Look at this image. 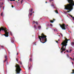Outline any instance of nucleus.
Here are the masks:
<instances>
[{
  "label": "nucleus",
  "mask_w": 74,
  "mask_h": 74,
  "mask_svg": "<svg viewBox=\"0 0 74 74\" xmlns=\"http://www.w3.org/2000/svg\"><path fill=\"white\" fill-rule=\"evenodd\" d=\"M69 40L70 39H68L67 38L65 39V41H64L62 42V43L61 45H62V46L61 47V48L60 49V52L61 53H62L64 51H66V47L67 45V43L68 42V40Z\"/></svg>",
  "instance_id": "obj_1"
},
{
  "label": "nucleus",
  "mask_w": 74,
  "mask_h": 74,
  "mask_svg": "<svg viewBox=\"0 0 74 74\" xmlns=\"http://www.w3.org/2000/svg\"><path fill=\"white\" fill-rule=\"evenodd\" d=\"M38 37L40 39V40L41 42H41V40H42V41H45V42H42V43L43 44H44V43H45L47 41V36H45V35H44V33H42L41 34V36H40L39 35L38 36Z\"/></svg>",
  "instance_id": "obj_2"
},
{
  "label": "nucleus",
  "mask_w": 74,
  "mask_h": 74,
  "mask_svg": "<svg viewBox=\"0 0 74 74\" xmlns=\"http://www.w3.org/2000/svg\"><path fill=\"white\" fill-rule=\"evenodd\" d=\"M1 30H4L5 33V34H4L3 35L5 36V37H8V34L9 33L8 32V30L5 27H2L0 28V32Z\"/></svg>",
  "instance_id": "obj_3"
},
{
  "label": "nucleus",
  "mask_w": 74,
  "mask_h": 74,
  "mask_svg": "<svg viewBox=\"0 0 74 74\" xmlns=\"http://www.w3.org/2000/svg\"><path fill=\"white\" fill-rule=\"evenodd\" d=\"M65 10H67L68 11H67V12H65V13L69 12L70 11H71L73 10V7L71 5L68 4L67 5L65 6Z\"/></svg>",
  "instance_id": "obj_4"
},
{
  "label": "nucleus",
  "mask_w": 74,
  "mask_h": 74,
  "mask_svg": "<svg viewBox=\"0 0 74 74\" xmlns=\"http://www.w3.org/2000/svg\"><path fill=\"white\" fill-rule=\"evenodd\" d=\"M15 67L16 68V74H20L21 71H22V69L20 67V65L18 64H16Z\"/></svg>",
  "instance_id": "obj_5"
},
{
  "label": "nucleus",
  "mask_w": 74,
  "mask_h": 74,
  "mask_svg": "<svg viewBox=\"0 0 74 74\" xmlns=\"http://www.w3.org/2000/svg\"><path fill=\"white\" fill-rule=\"evenodd\" d=\"M73 0H67L68 2L69 3V4L71 5L72 8L73 5H74V1H73Z\"/></svg>",
  "instance_id": "obj_6"
},
{
  "label": "nucleus",
  "mask_w": 74,
  "mask_h": 74,
  "mask_svg": "<svg viewBox=\"0 0 74 74\" xmlns=\"http://www.w3.org/2000/svg\"><path fill=\"white\" fill-rule=\"evenodd\" d=\"M60 25L63 30H66V29L65 28V26H66V25H65V24H62V25L60 24Z\"/></svg>",
  "instance_id": "obj_7"
},
{
  "label": "nucleus",
  "mask_w": 74,
  "mask_h": 74,
  "mask_svg": "<svg viewBox=\"0 0 74 74\" xmlns=\"http://www.w3.org/2000/svg\"><path fill=\"white\" fill-rule=\"evenodd\" d=\"M55 21V19H53V20H50V22H51V23H53L54 21Z\"/></svg>",
  "instance_id": "obj_8"
},
{
  "label": "nucleus",
  "mask_w": 74,
  "mask_h": 74,
  "mask_svg": "<svg viewBox=\"0 0 74 74\" xmlns=\"http://www.w3.org/2000/svg\"><path fill=\"white\" fill-rule=\"evenodd\" d=\"M11 42H12V43H14V41L13 38H11Z\"/></svg>",
  "instance_id": "obj_9"
},
{
  "label": "nucleus",
  "mask_w": 74,
  "mask_h": 74,
  "mask_svg": "<svg viewBox=\"0 0 74 74\" xmlns=\"http://www.w3.org/2000/svg\"><path fill=\"white\" fill-rule=\"evenodd\" d=\"M33 23H36L37 25H38V22H35V21H33Z\"/></svg>",
  "instance_id": "obj_10"
},
{
  "label": "nucleus",
  "mask_w": 74,
  "mask_h": 74,
  "mask_svg": "<svg viewBox=\"0 0 74 74\" xmlns=\"http://www.w3.org/2000/svg\"><path fill=\"white\" fill-rule=\"evenodd\" d=\"M7 57H8L7 55H6L5 56V59L8 60Z\"/></svg>",
  "instance_id": "obj_11"
},
{
  "label": "nucleus",
  "mask_w": 74,
  "mask_h": 74,
  "mask_svg": "<svg viewBox=\"0 0 74 74\" xmlns=\"http://www.w3.org/2000/svg\"><path fill=\"white\" fill-rule=\"evenodd\" d=\"M3 12H2L1 13V16H3Z\"/></svg>",
  "instance_id": "obj_12"
},
{
  "label": "nucleus",
  "mask_w": 74,
  "mask_h": 74,
  "mask_svg": "<svg viewBox=\"0 0 74 74\" xmlns=\"http://www.w3.org/2000/svg\"><path fill=\"white\" fill-rule=\"evenodd\" d=\"M41 27L40 26H38V29H41Z\"/></svg>",
  "instance_id": "obj_13"
},
{
  "label": "nucleus",
  "mask_w": 74,
  "mask_h": 74,
  "mask_svg": "<svg viewBox=\"0 0 74 74\" xmlns=\"http://www.w3.org/2000/svg\"><path fill=\"white\" fill-rule=\"evenodd\" d=\"M72 71L73 72H71V74H74V70L73 69L72 70Z\"/></svg>",
  "instance_id": "obj_14"
},
{
  "label": "nucleus",
  "mask_w": 74,
  "mask_h": 74,
  "mask_svg": "<svg viewBox=\"0 0 74 74\" xmlns=\"http://www.w3.org/2000/svg\"><path fill=\"white\" fill-rule=\"evenodd\" d=\"M51 5L52 7H55V5H54L53 4H51Z\"/></svg>",
  "instance_id": "obj_15"
},
{
  "label": "nucleus",
  "mask_w": 74,
  "mask_h": 74,
  "mask_svg": "<svg viewBox=\"0 0 74 74\" xmlns=\"http://www.w3.org/2000/svg\"><path fill=\"white\" fill-rule=\"evenodd\" d=\"M55 12H56V13H57V14H58V10H55Z\"/></svg>",
  "instance_id": "obj_16"
},
{
  "label": "nucleus",
  "mask_w": 74,
  "mask_h": 74,
  "mask_svg": "<svg viewBox=\"0 0 74 74\" xmlns=\"http://www.w3.org/2000/svg\"><path fill=\"white\" fill-rule=\"evenodd\" d=\"M71 51H72V50L71 49H70V51H69V53H71Z\"/></svg>",
  "instance_id": "obj_17"
},
{
  "label": "nucleus",
  "mask_w": 74,
  "mask_h": 74,
  "mask_svg": "<svg viewBox=\"0 0 74 74\" xmlns=\"http://www.w3.org/2000/svg\"><path fill=\"white\" fill-rule=\"evenodd\" d=\"M7 59H5V61H3V62L4 63H5V62H6V61H7Z\"/></svg>",
  "instance_id": "obj_18"
},
{
  "label": "nucleus",
  "mask_w": 74,
  "mask_h": 74,
  "mask_svg": "<svg viewBox=\"0 0 74 74\" xmlns=\"http://www.w3.org/2000/svg\"><path fill=\"white\" fill-rule=\"evenodd\" d=\"M19 63H20V64H21V65H22V62H21V61L19 62Z\"/></svg>",
  "instance_id": "obj_19"
},
{
  "label": "nucleus",
  "mask_w": 74,
  "mask_h": 74,
  "mask_svg": "<svg viewBox=\"0 0 74 74\" xmlns=\"http://www.w3.org/2000/svg\"><path fill=\"white\" fill-rule=\"evenodd\" d=\"M33 11V9H31L30 10V12H32Z\"/></svg>",
  "instance_id": "obj_20"
},
{
  "label": "nucleus",
  "mask_w": 74,
  "mask_h": 74,
  "mask_svg": "<svg viewBox=\"0 0 74 74\" xmlns=\"http://www.w3.org/2000/svg\"><path fill=\"white\" fill-rule=\"evenodd\" d=\"M68 15H69V16H71V18H73V16H72L70 14H68Z\"/></svg>",
  "instance_id": "obj_21"
},
{
  "label": "nucleus",
  "mask_w": 74,
  "mask_h": 74,
  "mask_svg": "<svg viewBox=\"0 0 74 74\" xmlns=\"http://www.w3.org/2000/svg\"><path fill=\"white\" fill-rule=\"evenodd\" d=\"M32 14H33V13H31L29 14V15H30V16H32Z\"/></svg>",
  "instance_id": "obj_22"
},
{
  "label": "nucleus",
  "mask_w": 74,
  "mask_h": 74,
  "mask_svg": "<svg viewBox=\"0 0 74 74\" xmlns=\"http://www.w3.org/2000/svg\"><path fill=\"white\" fill-rule=\"evenodd\" d=\"M21 4H22L23 3V0H22L21 1Z\"/></svg>",
  "instance_id": "obj_23"
},
{
  "label": "nucleus",
  "mask_w": 74,
  "mask_h": 74,
  "mask_svg": "<svg viewBox=\"0 0 74 74\" xmlns=\"http://www.w3.org/2000/svg\"><path fill=\"white\" fill-rule=\"evenodd\" d=\"M66 56L68 58H69V57H70L69 55H68V54H66Z\"/></svg>",
  "instance_id": "obj_24"
},
{
  "label": "nucleus",
  "mask_w": 74,
  "mask_h": 74,
  "mask_svg": "<svg viewBox=\"0 0 74 74\" xmlns=\"http://www.w3.org/2000/svg\"><path fill=\"white\" fill-rule=\"evenodd\" d=\"M52 1H53V0H49V2H51Z\"/></svg>",
  "instance_id": "obj_25"
},
{
  "label": "nucleus",
  "mask_w": 74,
  "mask_h": 74,
  "mask_svg": "<svg viewBox=\"0 0 74 74\" xmlns=\"http://www.w3.org/2000/svg\"><path fill=\"white\" fill-rule=\"evenodd\" d=\"M1 7H2V5H1L0 4V8H1Z\"/></svg>",
  "instance_id": "obj_26"
},
{
  "label": "nucleus",
  "mask_w": 74,
  "mask_h": 74,
  "mask_svg": "<svg viewBox=\"0 0 74 74\" xmlns=\"http://www.w3.org/2000/svg\"><path fill=\"white\" fill-rule=\"evenodd\" d=\"M34 27L35 29L36 28V25H34Z\"/></svg>",
  "instance_id": "obj_27"
},
{
  "label": "nucleus",
  "mask_w": 74,
  "mask_h": 74,
  "mask_svg": "<svg viewBox=\"0 0 74 74\" xmlns=\"http://www.w3.org/2000/svg\"><path fill=\"white\" fill-rule=\"evenodd\" d=\"M60 34L61 35V36H62V37H63V35L62 34V33H60Z\"/></svg>",
  "instance_id": "obj_28"
},
{
  "label": "nucleus",
  "mask_w": 74,
  "mask_h": 74,
  "mask_svg": "<svg viewBox=\"0 0 74 74\" xmlns=\"http://www.w3.org/2000/svg\"><path fill=\"white\" fill-rule=\"evenodd\" d=\"M72 45H74V42H72Z\"/></svg>",
  "instance_id": "obj_29"
},
{
  "label": "nucleus",
  "mask_w": 74,
  "mask_h": 74,
  "mask_svg": "<svg viewBox=\"0 0 74 74\" xmlns=\"http://www.w3.org/2000/svg\"><path fill=\"white\" fill-rule=\"evenodd\" d=\"M30 62H32V59L30 58Z\"/></svg>",
  "instance_id": "obj_30"
},
{
  "label": "nucleus",
  "mask_w": 74,
  "mask_h": 74,
  "mask_svg": "<svg viewBox=\"0 0 74 74\" xmlns=\"http://www.w3.org/2000/svg\"><path fill=\"white\" fill-rule=\"evenodd\" d=\"M16 60L17 62H18V58H16Z\"/></svg>",
  "instance_id": "obj_31"
},
{
  "label": "nucleus",
  "mask_w": 74,
  "mask_h": 74,
  "mask_svg": "<svg viewBox=\"0 0 74 74\" xmlns=\"http://www.w3.org/2000/svg\"><path fill=\"white\" fill-rule=\"evenodd\" d=\"M66 52H69V51L68 50H66Z\"/></svg>",
  "instance_id": "obj_32"
},
{
  "label": "nucleus",
  "mask_w": 74,
  "mask_h": 74,
  "mask_svg": "<svg viewBox=\"0 0 74 74\" xmlns=\"http://www.w3.org/2000/svg\"><path fill=\"white\" fill-rule=\"evenodd\" d=\"M15 1V0H10V1Z\"/></svg>",
  "instance_id": "obj_33"
},
{
  "label": "nucleus",
  "mask_w": 74,
  "mask_h": 74,
  "mask_svg": "<svg viewBox=\"0 0 74 74\" xmlns=\"http://www.w3.org/2000/svg\"><path fill=\"white\" fill-rule=\"evenodd\" d=\"M0 4L1 5H3V2L2 3V4L1 3Z\"/></svg>",
  "instance_id": "obj_34"
},
{
  "label": "nucleus",
  "mask_w": 74,
  "mask_h": 74,
  "mask_svg": "<svg viewBox=\"0 0 74 74\" xmlns=\"http://www.w3.org/2000/svg\"><path fill=\"white\" fill-rule=\"evenodd\" d=\"M72 19H73V20H74V17H72Z\"/></svg>",
  "instance_id": "obj_35"
},
{
  "label": "nucleus",
  "mask_w": 74,
  "mask_h": 74,
  "mask_svg": "<svg viewBox=\"0 0 74 74\" xmlns=\"http://www.w3.org/2000/svg\"><path fill=\"white\" fill-rule=\"evenodd\" d=\"M70 59H71V60H73V58H71V57L70 58Z\"/></svg>",
  "instance_id": "obj_36"
},
{
  "label": "nucleus",
  "mask_w": 74,
  "mask_h": 74,
  "mask_svg": "<svg viewBox=\"0 0 74 74\" xmlns=\"http://www.w3.org/2000/svg\"><path fill=\"white\" fill-rule=\"evenodd\" d=\"M12 8H14V6H13V5H12Z\"/></svg>",
  "instance_id": "obj_37"
},
{
  "label": "nucleus",
  "mask_w": 74,
  "mask_h": 74,
  "mask_svg": "<svg viewBox=\"0 0 74 74\" xmlns=\"http://www.w3.org/2000/svg\"><path fill=\"white\" fill-rule=\"evenodd\" d=\"M50 26H52V24H50Z\"/></svg>",
  "instance_id": "obj_38"
},
{
  "label": "nucleus",
  "mask_w": 74,
  "mask_h": 74,
  "mask_svg": "<svg viewBox=\"0 0 74 74\" xmlns=\"http://www.w3.org/2000/svg\"><path fill=\"white\" fill-rule=\"evenodd\" d=\"M3 10H4V6H3Z\"/></svg>",
  "instance_id": "obj_39"
},
{
  "label": "nucleus",
  "mask_w": 74,
  "mask_h": 74,
  "mask_svg": "<svg viewBox=\"0 0 74 74\" xmlns=\"http://www.w3.org/2000/svg\"><path fill=\"white\" fill-rule=\"evenodd\" d=\"M58 41H56V42H57V43H58Z\"/></svg>",
  "instance_id": "obj_40"
},
{
  "label": "nucleus",
  "mask_w": 74,
  "mask_h": 74,
  "mask_svg": "<svg viewBox=\"0 0 74 74\" xmlns=\"http://www.w3.org/2000/svg\"><path fill=\"white\" fill-rule=\"evenodd\" d=\"M18 53H17V55H18Z\"/></svg>",
  "instance_id": "obj_41"
},
{
  "label": "nucleus",
  "mask_w": 74,
  "mask_h": 74,
  "mask_svg": "<svg viewBox=\"0 0 74 74\" xmlns=\"http://www.w3.org/2000/svg\"><path fill=\"white\" fill-rule=\"evenodd\" d=\"M31 67L30 66L29 67V70H30V69Z\"/></svg>",
  "instance_id": "obj_42"
},
{
  "label": "nucleus",
  "mask_w": 74,
  "mask_h": 74,
  "mask_svg": "<svg viewBox=\"0 0 74 74\" xmlns=\"http://www.w3.org/2000/svg\"><path fill=\"white\" fill-rule=\"evenodd\" d=\"M54 8H55V6L53 7Z\"/></svg>",
  "instance_id": "obj_43"
},
{
  "label": "nucleus",
  "mask_w": 74,
  "mask_h": 74,
  "mask_svg": "<svg viewBox=\"0 0 74 74\" xmlns=\"http://www.w3.org/2000/svg\"><path fill=\"white\" fill-rule=\"evenodd\" d=\"M72 60H74V58H73Z\"/></svg>",
  "instance_id": "obj_44"
},
{
  "label": "nucleus",
  "mask_w": 74,
  "mask_h": 74,
  "mask_svg": "<svg viewBox=\"0 0 74 74\" xmlns=\"http://www.w3.org/2000/svg\"><path fill=\"white\" fill-rule=\"evenodd\" d=\"M1 47H2V48H3V46H1Z\"/></svg>",
  "instance_id": "obj_45"
},
{
  "label": "nucleus",
  "mask_w": 74,
  "mask_h": 74,
  "mask_svg": "<svg viewBox=\"0 0 74 74\" xmlns=\"http://www.w3.org/2000/svg\"><path fill=\"white\" fill-rule=\"evenodd\" d=\"M46 3H47V1L46 2Z\"/></svg>",
  "instance_id": "obj_46"
},
{
  "label": "nucleus",
  "mask_w": 74,
  "mask_h": 74,
  "mask_svg": "<svg viewBox=\"0 0 74 74\" xmlns=\"http://www.w3.org/2000/svg\"><path fill=\"white\" fill-rule=\"evenodd\" d=\"M66 53V51H65V52H64V53Z\"/></svg>",
  "instance_id": "obj_47"
},
{
  "label": "nucleus",
  "mask_w": 74,
  "mask_h": 74,
  "mask_svg": "<svg viewBox=\"0 0 74 74\" xmlns=\"http://www.w3.org/2000/svg\"><path fill=\"white\" fill-rule=\"evenodd\" d=\"M58 41H59V39H58Z\"/></svg>",
  "instance_id": "obj_48"
},
{
  "label": "nucleus",
  "mask_w": 74,
  "mask_h": 74,
  "mask_svg": "<svg viewBox=\"0 0 74 74\" xmlns=\"http://www.w3.org/2000/svg\"><path fill=\"white\" fill-rule=\"evenodd\" d=\"M52 3V4H53V3Z\"/></svg>",
  "instance_id": "obj_49"
},
{
  "label": "nucleus",
  "mask_w": 74,
  "mask_h": 74,
  "mask_svg": "<svg viewBox=\"0 0 74 74\" xmlns=\"http://www.w3.org/2000/svg\"><path fill=\"white\" fill-rule=\"evenodd\" d=\"M58 36H60V35H58Z\"/></svg>",
  "instance_id": "obj_50"
},
{
  "label": "nucleus",
  "mask_w": 74,
  "mask_h": 74,
  "mask_svg": "<svg viewBox=\"0 0 74 74\" xmlns=\"http://www.w3.org/2000/svg\"><path fill=\"white\" fill-rule=\"evenodd\" d=\"M66 26H68V25H66Z\"/></svg>",
  "instance_id": "obj_51"
},
{
  "label": "nucleus",
  "mask_w": 74,
  "mask_h": 74,
  "mask_svg": "<svg viewBox=\"0 0 74 74\" xmlns=\"http://www.w3.org/2000/svg\"><path fill=\"white\" fill-rule=\"evenodd\" d=\"M72 64H73V63L72 62Z\"/></svg>",
  "instance_id": "obj_52"
},
{
  "label": "nucleus",
  "mask_w": 74,
  "mask_h": 74,
  "mask_svg": "<svg viewBox=\"0 0 74 74\" xmlns=\"http://www.w3.org/2000/svg\"><path fill=\"white\" fill-rule=\"evenodd\" d=\"M33 13H34V12H33Z\"/></svg>",
  "instance_id": "obj_53"
},
{
  "label": "nucleus",
  "mask_w": 74,
  "mask_h": 74,
  "mask_svg": "<svg viewBox=\"0 0 74 74\" xmlns=\"http://www.w3.org/2000/svg\"><path fill=\"white\" fill-rule=\"evenodd\" d=\"M18 1H19V0H18Z\"/></svg>",
  "instance_id": "obj_54"
}]
</instances>
